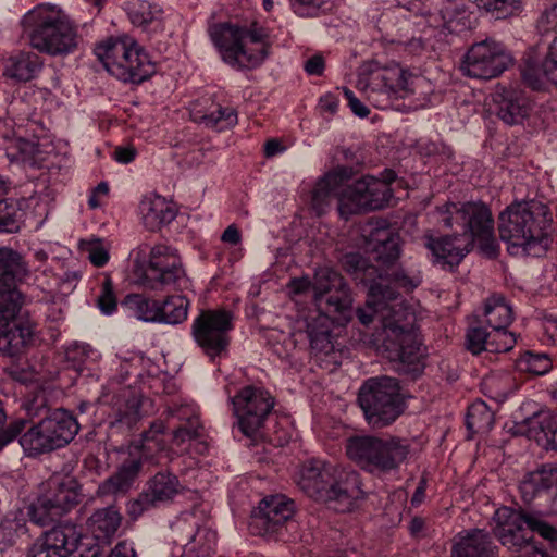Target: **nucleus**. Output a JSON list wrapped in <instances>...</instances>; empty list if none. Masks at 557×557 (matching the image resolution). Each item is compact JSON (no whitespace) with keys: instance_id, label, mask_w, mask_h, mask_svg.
Instances as JSON below:
<instances>
[{"instance_id":"nucleus-58","label":"nucleus","mask_w":557,"mask_h":557,"mask_svg":"<svg viewBox=\"0 0 557 557\" xmlns=\"http://www.w3.org/2000/svg\"><path fill=\"white\" fill-rule=\"evenodd\" d=\"M97 305L102 313L112 314L116 311L117 300L110 277L104 278L101 285V293L98 296Z\"/></svg>"},{"instance_id":"nucleus-52","label":"nucleus","mask_w":557,"mask_h":557,"mask_svg":"<svg viewBox=\"0 0 557 557\" xmlns=\"http://www.w3.org/2000/svg\"><path fill=\"white\" fill-rule=\"evenodd\" d=\"M480 9L497 20H505L521 12V0H474Z\"/></svg>"},{"instance_id":"nucleus-62","label":"nucleus","mask_w":557,"mask_h":557,"mask_svg":"<svg viewBox=\"0 0 557 557\" xmlns=\"http://www.w3.org/2000/svg\"><path fill=\"white\" fill-rule=\"evenodd\" d=\"M18 529V522L13 519H3L0 521V544L11 546L15 543Z\"/></svg>"},{"instance_id":"nucleus-51","label":"nucleus","mask_w":557,"mask_h":557,"mask_svg":"<svg viewBox=\"0 0 557 557\" xmlns=\"http://www.w3.org/2000/svg\"><path fill=\"white\" fill-rule=\"evenodd\" d=\"M44 494H41L27 508L29 520L40 527L48 525L61 517L60 512L54 508Z\"/></svg>"},{"instance_id":"nucleus-44","label":"nucleus","mask_w":557,"mask_h":557,"mask_svg":"<svg viewBox=\"0 0 557 557\" xmlns=\"http://www.w3.org/2000/svg\"><path fill=\"white\" fill-rule=\"evenodd\" d=\"M122 307L141 321L158 322L160 320L159 301L141 294L126 295L122 300Z\"/></svg>"},{"instance_id":"nucleus-28","label":"nucleus","mask_w":557,"mask_h":557,"mask_svg":"<svg viewBox=\"0 0 557 557\" xmlns=\"http://www.w3.org/2000/svg\"><path fill=\"white\" fill-rule=\"evenodd\" d=\"M294 502L283 495H272L263 498L258 506V513L255 517L265 533H277L294 516Z\"/></svg>"},{"instance_id":"nucleus-57","label":"nucleus","mask_w":557,"mask_h":557,"mask_svg":"<svg viewBox=\"0 0 557 557\" xmlns=\"http://www.w3.org/2000/svg\"><path fill=\"white\" fill-rule=\"evenodd\" d=\"M536 29L541 35L555 33L557 35V0L548 3L536 21Z\"/></svg>"},{"instance_id":"nucleus-43","label":"nucleus","mask_w":557,"mask_h":557,"mask_svg":"<svg viewBox=\"0 0 557 557\" xmlns=\"http://www.w3.org/2000/svg\"><path fill=\"white\" fill-rule=\"evenodd\" d=\"M42 424L44 422L40 420L20 437V444L29 457L50 453L55 449L53 443H51V437L45 432Z\"/></svg>"},{"instance_id":"nucleus-49","label":"nucleus","mask_w":557,"mask_h":557,"mask_svg":"<svg viewBox=\"0 0 557 557\" xmlns=\"http://www.w3.org/2000/svg\"><path fill=\"white\" fill-rule=\"evenodd\" d=\"M160 323L178 324L187 319L188 300L181 295L169 296L159 302Z\"/></svg>"},{"instance_id":"nucleus-25","label":"nucleus","mask_w":557,"mask_h":557,"mask_svg":"<svg viewBox=\"0 0 557 557\" xmlns=\"http://www.w3.org/2000/svg\"><path fill=\"white\" fill-rule=\"evenodd\" d=\"M401 239L389 227H377L371 232L369 252L379 272L388 271L398 263L401 256Z\"/></svg>"},{"instance_id":"nucleus-54","label":"nucleus","mask_w":557,"mask_h":557,"mask_svg":"<svg viewBox=\"0 0 557 557\" xmlns=\"http://www.w3.org/2000/svg\"><path fill=\"white\" fill-rule=\"evenodd\" d=\"M7 413L3 404L0 400V451L17 436L22 434L25 429L26 421L24 419H16L5 426Z\"/></svg>"},{"instance_id":"nucleus-56","label":"nucleus","mask_w":557,"mask_h":557,"mask_svg":"<svg viewBox=\"0 0 557 557\" xmlns=\"http://www.w3.org/2000/svg\"><path fill=\"white\" fill-rule=\"evenodd\" d=\"M27 396L23 401V408L33 416H37L42 408L48 406V399L42 385H26Z\"/></svg>"},{"instance_id":"nucleus-30","label":"nucleus","mask_w":557,"mask_h":557,"mask_svg":"<svg viewBox=\"0 0 557 557\" xmlns=\"http://www.w3.org/2000/svg\"><path fill=\"white\" fill-rule=\"evenodd\" d=\"M522 498L531 502L536 496L554 492L557 494V463H546L528 472L519 485Z\"/></svg>"},{"instance_id":"nucleus-40","label":"nucleus","mask_w":557,"mask_h":557,"mask_svg":"<svg viewBox=\"0 0 557 557\" xmlns=\"http://www.w3.org/2000/svg\"><path fill=\"white\" fill-rule=\"evenodd\" d=\"M484 314L494 331L507 330L513 320L512 309L500 294H494L485 300Z\"/></svg>"},{"instance_id":"nucleus-9","label":"nucleus","mask_w":557,"mask_h":557,"mask_svg":"<svg viewBox=\"0 0 557 557\" xmlns=\"http://www.w3.org/2000/svg\"><path fill=\"white\" fill-rule=\"evenodd\" d=\"M383 177L364 175L345 186L339 195V215L348 220L354 214L384 209L393 198L391 184L396 180L392 170L383 172Z\"/></svg>"},{"instance_id":"nucleus-46","label":"nucleus","mask_w":557,"mask_h":557,"mask_svg":"<svg viewBox=\"0 0 557 557\" xmlns=\"http://www.w3.org/2000/svg\"><path fill=\"white\" fill-rule=\"evenodd\" d=\"M194 120L207 127L221 132L236 125L238 119L234 108L218 104L209 113L200 114V112H195Z\"/></svg>"},{"instance_id":"nucleus-8","label":"nucleus","mask_w":557,"mask_h":557,"mask_svg":"<svg viewBox=\"0 0 557 557\" xmlns=\"http://www.w3.org/2000/svg\"><path fill=\"white\" fill-rule=\"evenodd\" d=\"M440 222L446 228L455 224L461 225L462 238H471L472 246L478 240L482 250L495 255L496 242L494 237V218L491 208L483 201H467L458 206L446 202L436 208Z\"/></svg>"},{"instance_id":"nucleus-10","label":"nucleus","mask_w":557,"mask_h":557,"mask_svg":"<svg viewBox=\"0 0 557 557\" xmlns=\"http://www.w3.org/2000/svg\"><path fill=\"white\" fill-rule=\"evenodd\" d=\"M234 329V313L224 308L200 310L193 321L191 336L203 354L213 361L226 356Z\"/></svg>"},{"instance_id":"nucleus-1","label":"nucleus","mask_w":557,"mask_h":557,"mask_svg":"<svg viewBox=\"0 0 557 557\" xmlns=\"http://www.w3.org/2000/svg\"><path fill=\"white\" fill-rule=\"evenodd\" d=\"M397 299L398 297H384L371 302L369 289L366 307L358 308L356 315L366 326L372 323L375 317L380 320L386 358L397 362V372L414 381L424 369L422 339L414 312L403 302H397Z\"/></svg>"},{"instance_id":"nucleus-39","label":"nucleus","mask_w":557,"mask_h":557,"mask_svg":"<svg viewBox=\"0 0 557 557\" xmlns=\"http://www.w3.org/2000/svg\"><path fill=\"white\" fill-rule=\"evenodd\" d=\"M85 347H76L67 351L69 359L67 364L60 372V380H70L72 383H89L90 381L99 380L98 367L91 361L75 362L74 360L78 355L85 354Z\"/></svg>"},{"instance_id":"nucleus-3","label":"nucleus","mask_w":557,"mask_h":557,"mask_svg":"<svg viewBox=\"0 0 557 557\" xmlns=\"http://www.w3.org/2000/svg\"><path fill=\"white\" fill-rule=\"evenodd\" d=\"M552 223L553 214L547 205L534 200L513 201L498 215V233L511 247L522 248L528 253L540 247L544 252Z\"/></svg>"},{"instance_id":"nucleus-18","label":"nucleus","mask_w":557,"mask_h":557,"mask_svg":"<svg viewBox=\"0 0 557 557\" xmlns=\"http://www.w3.org/2000/svg\"><path fill=\"white\" fill-rule=\"evenodd\" d=\"M312 289L318 306H320L324 296L329 295L326 306L330 312L344 313L351 307L350 288L344 277L332 268L323 267L315 270Z\"/></svg>"},{"instance_id":"nucleus-29","label":"nucleus","mask_w":557,"mask_h":557,"mask_svg":"<svg viewBox=\"0 0 557 557\" xmlns=\"http://www.w3.org/2000/svg\"><path fill=\"white\" fill-rule=\"evenodd\" d=\"M496 114L508 125L520 124L529 115L530 102L524 92L516 88H504L494 95Z\"/></svg>"},{"instance_id":"nucleus-13","label":"nucleus","mask_w":557,"mask_h":557,"mask_svg":"<svg viewBox=\"0 0 557 557\" xmlns=\"http://www.w3.org/2000/svg\"><path fill=\"white\" fill-rule=\"evenodd\" d=\"M230 399L238 429L247 437L261 432L275 406V397L262 385H245Z\"/></svg>"},{"instance_id":"nucleus-48","label":"nucleus","mask_w":557,"mask_h":557,"mask_svg":"<svg viewBox=\"0 0 557 557\" xmlns=\"http://www.w3.org/2000/svg\"><path fill=\"white\" fill-rule=\"evenodd\" d=\"M128 15L135 26L147 28L153 23L162 22L163 10L146 0H135L131 3Z\"/></svg>"},{"instance_id":"nucleus-55","label":"nucleus","mask_w":557,"mask_h":557,"mask_svg":"<svg viewBox=\"0 0 557 557\" xmlns=\"http://www.w3.org/2000/svg\"><path fill=\"white\" fill-rule=\"evenodd\" d=\"M491 333L482 326H470L466 333V348L473 355L488 351Z\"/></svg>"},{"instance_id":"nucleus-15","label":"nucleus","mask_w":557,"mask_h":557,"mask_svg":"<svg viewBox=\"0 0 557 557\" xmlns=\"http://www.w3.org/2000/svg\"><path fill=\"white\" fill-rule=\"evenodd\" d=\"M511 63L512 58L502 44L485 39L468 49L460 70L466 76L487 81L499 76Z\"/></svg>"},{"instance_id":"nucleus-64","label":"nucleus","mask_w":557,"mask_h":557,"mask_svg":"<svg viewBox=\"0 0 557 557\" xmlns=\"http://www.w3.org/2000/svg\"><path fill=\"white\" fill-rule=\"evenodd\" d=\"M343 91H344V96L345 98L347 99L348 101V106L349 108L351 109V111L354 112V114H356L357 116L359 117H367L369 114H370V110L368 109L367 106H364L355 95L354 92L348 89L347 87H344L343 88Z\"/></svg>"},{"instance_id":"nucleus-14","label":"nucleus","mask_w":557,"mask_h":557,"mask_svg":"<svg viewBox=\"0 0 557 557\" xmlns=\"http://www.w3.org/2000/svg\"><path fill=\"white\" fill-rule=\"evenodd\" d=\"M24 301L0 305V355L21 358L35 345L36 323L20 314Z\"/></svg>"},{"instance_id":"nucleus-20","label":"nucleus","mask_w":557,"mask_h":557,"mask_svg":"<svg viewBox=\"0 0 557 557\" xmlns=\"http://www.w3.org/2000/svg\"><path fill=\"white\" fill-rule=\"evenodd\" d=\"M29 271L21 253L8 248L0 247V305L24 301V295L17 285Z\"/></svg>"},{"instance_id":"nucleus-36","label":"nucleus","mask_w":557,"mask_h":557,"mask_svg":"<svg viewBox=\"0 0 557 557\" xmlns=\"http://www.w3.org/2000/svg\"><path fill=\"white\" fill-rule=\"evenodd\" d=\"M307 334L311 351L329 356L335 350V338L332 334V322L325 314H320L307 324Z\"/></svg>"},{"instance_id":"nucleus-33","label":"nucleus","mask_w":557,"mask_h":557,"mask_svg":"<svg viewBox=\"0 0 557 557\" xmlns=\"http://www.w3.org/2000/svg\"><path fill=\"white\" fill-rule=\"evenodd\" d=\"M122 521V513L115 506L111 505L95 510L88 518L87 525L95 540L109 545L116 536Z\"/></svg>"},{"instance_id":"nucleus-5","label":"nucleus","mask_w":557,"mask_h":557,"mask_svg":"<svg viewBox=\"0 0 557 557\" xmlns=\"http://www.w3.org/2000/svg\"><path fill=\"white\" fill-rule=\"evenodd\" d=\"M211 38L219 48L224 62L233 67L256 69L270 53L268 29L258 22L238 25L230 22L215 24Z\"/></svg>"},{"instance_id":"nucleus-16","label":"nucleus","mask_w":557,"mask_h":557,"mask_svg":"<svg viewBox=\"0 0 557 557\" xmlns=\"http://www.w3.org/2000/svg\"><path fill=\"white\" fill-rule=\"evenodd\" d=\"M184 276L185 271L176 250L159 244L151 248L148 263L138 281L146 289L163 290L169 286L176 287Z\"/></svg>"},{"instance_id":"nucleus-50","label":"nucleus","mask_w":557,"mask_h":557,"mask_svg":"<svg viewBox=\"0 0 557 557\" xmlns=\"http://www.w3.org/2000/svg\"><path fill=\"white\" fill-rule=\"evenodd\" d=\"M23 224V213L16 200L4 198L0 201V233H17Z\"/></svg>"},{"instance_id":"nucleus-35","label":"nucleus","mask_w":557,"mask_h":557,"mask_svg":"<svg viewBox=\"0 0 557 557\" xmlns=\"http://www.w3.org/2000/svg\"><path fill=\"white\" fill-rule=\"evenodd\" d=\"M141 466L140 458L126 459L113 475L99 484L97 495L108 496L126 492L140 472Z\"/></svg>"},{"instance_id":"nucleus-41","label":"nucleus","mask_w":557,"mask_h":557,"mask_svg":"<svg viewBox=\"0 0 557 557\" xmlns=\"http://www.w3.org/2000/svg\"><path fill=\"white\" fill-rule=\"evenodd\" d=\"M377 282H381L383 285H389L397 293V288L409 293L421 285L422 275L420 271H409L396 263L388 271L380 272Z\"/></svg>"},{"instance_id":"nucleus-6","label":"nucleus","mask_w":557,"mask_h":557,"mask_svg":"<svg viewBox=\"0 0 557 557\" xmlns=\"http://www.w3.org/2000/svg\"><path fill=\"white\" fill-rule=\"evenodd\" d=\"M95 54L112 76L124 83L140 84L156 72L148 54L128 37L98 44Z\"/></svg>"},{"instance_id":"nucleus-38","label":"nucleus","mask_w":557,"mask_h":557,"mask_svg":"<svg viewBox=\"0 0 557 557\" xmlns=\"http://www.w3.org/2000/svg\"><path fill=\"white\" fill-rule=\"evenodd\" d=\"M151 502L159 504L172 500L182 491V485L176 475L170 472H158L147 483L144 490Z\"/></svg>"},{"instance_id":"nucleus-22","label":"nucleus","mask_w":557,"mask_h":557,"mask_svg":"<svg viewBox=\"0 0 557 557\" xmlns=\"http://www.w3.org/2000/svg\"><path fill=\"white\" fill-rule=\"evenodd\" d=\"M343 269L349 273L355 281H359L370 289V301L375 302L376 299L399 297L389 285H383L377 282L380 272L376 267L369 262L360 252H348L342 259Z\"/></svg>"},{"instance_id":"nucleus-32","label":"nucleus","mask_w":557,"mask_h":557,"mask_svg":"<svg viewBox=\"0 0 557 557\" xmlns=\"http://www.w3.org/2000/svg\"><path fill=\"white\" fill-rule=\"evenodd\" d=\"M42 428L51 437L55 449L67 445L77 434L79 425L76 418L65 409H58L42 419Z\"/></svg>"},{"instance_id":"nucleus-4","label":"nucleus","mask_w":557,"mask_h":557,"mask_svg":"<svg viewBox=\"0 0 557 557\" xmlns=\"http://www.w3.org/2000/svg\"><path fill=\"white\" fill-rule=\"evenodd\" d=\"M29 45L41 53L64 57L75 52L81 42L77 26L62 11L38 5L22 18Z\"/></svg>"},{"instance_id":"nucleus-59","label":"nucleus","mask_w":557,"mask_h":557,"mask_svg":"<svg viewBox=\"0 0 557 557\" xmlns=\"http://www.w3.org/2000/svg\"><path fill=\"white\" fill-rule=\"evenodd\" d=\"M488 351L491 352L509 351L516 344L515 335L507 330L494 331L491 333Z\"/></svg>"},{"instance_id":"nucleus-45","label":"nucleus","mask_w":557,"mask_h":557,"mask_svg":"<svg viewBox=\"0 0 557 557\" xmlns=\"http://www.w3.org/2000/svg\"><path fill=\"white\" fill-rule=\"evenodd\" d=\"M466 426L471 434H486L494 426V412L483 400H476L468 407Z\"/></svg>"},{"instance_id":"nucleus-24","label":"nucleus","mask_w":557,"mask_h":557,"mask_svg":"<svg viewBox=\"0 0 557 557\" xmlns=\"http://www.w3.org/2000/svg\"><path fill=\"white\" fill-rule=\"evenodd\" d=\"M450 557H498V547L484 529L462 530L451 540Z\"/></svg>"},{"instance_id":"nucleus-7","label":"nucleus","mask_w":557,"mask_h":557,"mask_svg":"<svg viewBox=\"0 0 557 557\" xmlns=\"http://www.w3.org/2000/svg\"><path fill=\"white\" fill-rule=\"evenodd\" d=\"M411 450L407 438L389 436L381 438L372 435L351 436L346 444L349 459L369 471L391 472L404 463Z\"/></svg>"},{"instance_id":"nucleus-19","label":"nucleus","mask_w":557,"mask_h":557,"mask_svg":"<svg viewBox=\"0 0 557 557\" xmlns=\"http://www.w3.org/2000/svg\"><path fill=\"white\" fill-rule=\"evenodd\" d=\"M528 513L511 507L498 508L493 520V533L502 543L511 550L520 552L522 548L532 547L530 544V530L528 529Z\"/></svg>"},{"instance_id":"nucleus-23","label":"nucleus","mask_w":557,"mask_h":557,"mask_svg":"<svg viewBox=\"0 0 557 557\" xmlns=\"http://www.w3.org/2000/svg\"><path fill=\"white\" fill-rule=\"evenodd\" d=\"M165 412L171 420L176 419L180 424L173 430V442L182 445L200 435L201 422L198 406L182 396L166 405Z\"/></svg>"},{"instance_id":"nucleus-31","label":"nucleus","mask_w":557,"mask_h":557,"mask_svg":"<svg viewBox=\"0 0 557 557\" xmlns=\"http://www.w3.org/2000/svg\"><path fill=\"white\" fill-rule=\"evenodd\" d=\"M44 495L61 516L73 509L81 497L79 485L74 478H51Z\"/></svg>"},{"instance_id":"nucleus-12","label":"nucleus","mask_w":557,"mask_h":557,"mask_svg":"<svg viewBox=\"0 0 557 557\" xmlns=\"http://www.w3.org/2000/svg\"><path fill=\"white\" fill-rule=\"evenodd\" d=\"M411 77V73L398 64L384 67L370 64L360 71L357 85L375 107L384 108L385 101L403 98L409 91Z\"/></svg>"},{"instance_id":"nucleus-61","label":"nucleus","mask_w":557,"mask_h":557,"mask_svg":"<svg viewBox=\"0 0 557 557\" xmlns=\"http://www.w3.org/2000/svg\"><path fill=\"white\" fill-rule=\"evenodd\" d=\"M151 507H156V505L148 497L147 493L143 491L136 499H133L127 504V513L135 520Z\"/></svg>"},{"instance_id":"nucleus-27","label":"nucleus","mask_w":557,"mask_h":557,"mask_svg":"<svg viewBox=\"0 0 557 557\" xmlns=\"http://www.w3.org/2000/svg\"><path fill=\"white\" fill-rule=\"evenodd\" d=\"M354 176L350 166H337L321 177L312 191L311 206L318 215L325 212L334 197L339 200L342 186Z\"/></svg>"},{"instance_id":"nucleus-17","label":"nucleus","mask_w":557,"mask_h":557,"mask_svg":"<svg viewBox=\"0 0 557 557\" xmlns=\"http://www.w3.org/2000/svg\"><path fill=\"white\" fill-rule=\"evenodd\" d=\"M83 540L82 529L64 522L45 531L27 549L25 557H70Z\"/></svg>"},{"instance_id":"nucleus-34","label":"nucleus","mask_w":557,"mask_h":557,"mask_svg":"<svg viewBox=\"0 0 557 557\" xmlns=\"http://www.w3.org/2000/svg\"><path fill=\"white\" fill-rule=\"evenodd\" d=\"M143 222L147 230L158 231L171 223L176 216V209L161 196L146 197L140 202Z\"/></svg>"},{"instance_id":"nucleus-53","label":"nucleus","mask_w":557,"mask_h":557,"mask_svg":"<svg viewBox=\"0 0 557 557\" xmlns=\"http://www.w3.org/2000/svg\"><path fill=\"white\" fill-rule=\"evenodd\" d=\"M517 368L521 372L540 376L546 374L552 369V360L547 355L528 351L517 361Z\"/></svg>"},{"instance_id":"nucleus-11","label":"nucleus","mask_w":557,"mask_h":557,"mask_svg":"<svg viewBox=\"0 0 557 557\" xmlns=\"http://www.w3.org/2000/svg\"><path fill=\"white\" fill-rule=\"evenodd\" d=\"M408 398L400 385H361L357 400L368 424L386 428L405 412Z\"/></svg>"},{"instance_id":"nucleus-47","label":"nucleus","mask_w":557,"mask_h":557,"mask_svg":"<svg viewBox=\"0 0 557 557\" xmlns=\"http://www.w3.org/2000/svg\"><path fill=\"white\" fill-rule=\"evenodd\" d=\"M165 425L162 421H154L150 428L145 431L140 440L141 456L145 459H153L159 453L166 448Z\"/></svg>"},{"instance_id":"nucleus-2","label":"nucleus","mask_w":557,"mask_h":557,"mask_svg":"<svg viewBox=\"0 0 557 557\" xmlns=\"http://www.w3.org/2000/svg\"><path fill=\"white\" fill-rule=\"evenodd\" d=\"M297 483L310 498L329 505L334 503V509L343 512L350 511L355 502L363 496L356 471H345L320 459L302 465Z\"/></svg>"},{"instance_id":"nucleus-26","label":"nucleus","mask_w":557,"mask_h":557,"mask_svg":"<svg viewBox=\"0 0 557 557\" xmlns=\"http://www.w3.org/2000/svg\"><path fill=\"white\" fill-rule=\"evenodd\" d=\"M101 401L112 405L111 429L129 432L141 419L140 408L145 400L131 392L129 388L123 389L121 394L113 395L111 401L108 400L107 394H102Z\"/></svg>"},{"instance_id":"nucleus-21","label":"nucleus","mask_w":557,"mask_h":557,"mask_svg":"<svg viewBox=\"0 0 557 557\" xmlns=\"http://www.w3.org/2000/svg\"><path fill=\"white\" fill-rule=\"evenodd\" d=\"M424 245L432 253V262L450 272L455 271L472 250V239L462 238L460 234L440 237L425 235Z\"/></svg>"},{"instance_id":"nucleus-63","label":"nucleus","mask_w":557,"mask_h":557,"mask_svg":"<svg viewBox=\"0 0 557 557\" xmlns=\"http://www.w3.org/2000/svg\"><path fill=\"white\" fill-rule=\"evenodd\" d=\"M90 263L97 268H102L109 261L108 250L99 243H92L87 248Z\"/></svg>"},{"instance_id":"nucleus-60","label":"nucleus","mask_w":557,"mask_h":557,"mask_svg":"<svg viewBox=\"0 0 557 557\" xmlns=\"http://www.w3.org/2000/svg\"><path fill=\"white\" fill-rule=\"evenodd\" d=\"M528 529L530 530V542L532 541L534 533H537L543 539L552 542L557 540V530L535 516H529Z\"/></svg>"},{"instance_id":"nucleus-42","label":"nucleus","mask_w":557,"mask_h":557,"mask_svg":"<svg viewBox=\"0 0 557 557\" xmlns=\"http://www.w3.org/2000/svg\"><path fill=\"white\" fill-rule=\"evenodd\" d=\"M552 59V44L548 46L547 53L542 62H537L532 57L524 59L521 65V77L523 83L533 90L544 88L545 79L550 82V76L546 71Z\"/></svg>"},{"instance_id":"nucleus-37","label":"nucleus","mask_w":557,"mask_h":557,"mask_svg":"<svg viewBox=\"0 0 557 557\" xmlns=\"http://www.w3.org/2000/svg\"><path fill=\"white\" fill-rule=\"evenodd\" d=\"M42 61L35 52L20 51L5 61L4 76L17 82H29L41 70Z\"/></svg>"}]
</instances>
